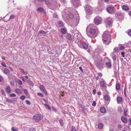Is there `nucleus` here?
I'll list each match as a JSON object with an SVG mask.
<instances>
[{
    "instance_id": "nucleus-1",
    "label": "nucleus",
    "mask_w": 131,
    "mask_h": 131,
    "mask_svg": "<svg viewBox=\"0 0 131 131\" xmlns=\"http://www.w3.org/2000/svg\"><path fill=\"white\" fill-rule=\"evenodd\" d=\"M102 37L103 42L106 45H108L111 42V36L108 31L103 33Z\"/></svg>"
},
{
    "instance_id": "nucleus-2",
    "label": "nucleus",
    "mask_w": 131,
    "mask_h": 131,
    "mask_svg": "<svg viewBox=\"0 0 131 131\" xmlns=\"http://www.w3.org/2000/svg\"><path fill=\"white\" fill-rule=\"evenodd\" d=\"M94 25L93 24H91L89 25L88 27L86 28V30L88 28H90L89 31V33L92 35H94L96 32L95 29L94 28Z\"/></svg>"
},
{
    "instance_id": "nucleus-3",
    "label": "nucleus",
    "mask_w": 131,
    "mask_h": 131,
    "mask_svg": "<svg viewBox=\"0 0 131 131\" xmlns=\"http://www.w3.org/2000/svg\"><path fill=\"white\" fill-rule=\"evenodd\" d=\"M43 116L39 114H37L35 115L33 117V119L36 122H38L42 119Z\"/></svg>"
},
{
    "instance_id": "nucleus-4",
    "label": "nucleus",
    "mask_w": 131,
    "mask_h": 131,
    "mask_svg": "<svg viewBox=\"0 0 131 131\" xmlns=\"http://www.w3.org/2000/svg\"><path fill=\"white\" fill-rule=\"evenodd\" d=\"M113 20L110 17L108 18L105 20V22L106 24V27L108 26L109 27H111L112 25V23Z\"/></svg>"
},
{
    "instance_id": "nucleus-5",
    "label": "nucleus",
    "mask_w": 131,
    "mask_h": 131,
    "mask_svg": "<svg viewBox=\"0 0 131 131\" xmlns=\"http://www.w3.org/2000/svg\"><path fill=\"white\" fill-rule=\"evenodd\" d=\"M85 11L86 13L88 15H91L92 13V8L91 6L89 5L86 6L85 8Z\"/></svg>"
},
{
    "instance_id": "nucleus-6",
    "label": "nucleus",
    "mask_w": 131,
    "mask_h": 131,
    "mask_svg": "<svg viewBox=\"0 0 131 131\" xmlns=\"http://www.w3.org/2000/svg\"><path fill=\"white\" fill-rule=\"evenodd\" d=\"M62 15L63 17L66 18L67 19H68V17L71 18L73 17V16L72 14L69 12H68V13L67 14L65 12H63Z\"/></svg>"
},
{
    "instance_id": "nucleus-7",
    "label": "nucleus",
    "mask_w": 131,
    "mask_h": 131,
    "mask_svg": "<svg viewBox=\"0 0 131 131\" xmlns=\"http://www.w3.org/2000/svg\"><path fill=\"white\" fill-rule=\"evenodd\" d=\"M102 21V19L100 17H96L94 19V22L97 25L100 24Z\"/></svg>"
},
{
    "instance_id": "nucleus-8",
    "label": "nucleus",
    "mask_w": 131,
    "mask_h": 131,
    "mask_svg": "<svg viewBox=\"0 0 131 131\" xmlns=\"http://www.w3.org/2000/svg\"><path fill=\"white\" fill-rule=\"evenodd\" d=\"M107 11L110 14H113L115 12V8L113 6H110L106 9Z\"/></svg>"
},
{
    "instance_id": "nucleus-9",
    "label": "nucleus",
    "mask_w": 131,
    "mask_h": 131,
    "mask_svg": "<svg viewBox=\"0 0 131 131\" xmlns=\"http://www.w3.org/2000/svg\"><path fill=\"white\" fill-rule=\"evenodd\" d=\"M39 88L40 90L42 92L44 93L46 95H47L48 94V93L44 87L43 85H40L39 86Z\"/></svg>"
},
{
    "instance_id": "nucleus-10",
    "label": "nucleus",
    "mask_w": 131,
    "mask_h": 131,
    "mask_svg": "<svg viewBox=\"0 0 131 131\" xmlns=\"http://www.w3.org/2000/svg\"><path fill=\"white\" fill-rule=\"evenodd\" d=\"M96 65L97 67L100 69H102L103 68V64L100 62H97Z\"/></svg>"
},
{
    "instance_id": "nucleus-11",
    "label": "nucleus",
    "mask_w": 131,
    "mask_h": 131,
    "mask_svg": "<svg viewBox=\"0 0 131 131\" xmlns=\"http://www.w3.org/2000/svg\"><path fill=\"white\" fill-rule=\"evenodd\" d=\"M71 2L74 5L75 7L78 5V4L80 2L79 0H71Z\"/></svg>"
},
{
    "instance_id": "nucleus-12",
    "label": "nucleus",
    "mask_w": 131,
    "mask_h": 131,
    "mask_svg": "<svg viewBox=\"0 0 131 131\" xmlns=\"http://www.w3.org/2000/svg\"><path fill=\"white\" fill-rule=\"evenodd\" d=\"M104 98L106 101H110V96L107 95H105L104 97Z\"/></svg>"
},
{
    "instance_id": "nucleus-13",
    "label": "nucleus",
    "mask_w": 131,
    "mask_h": 131,
    "mask_svg": "<svg viewBox=\"0 0 131 131\" xmlns=\"http://www.w3.org/2000/svg\"><path fill=\"white\" fill-rule=\"evenodd\" d=\"M3 72L4 74L7 75L9 73L10 71L8 69L5 68L4 69Z\"/></svg>"
},
{
    "instance_id": "nucleus-14",
    "label": "nucleus",
    "mask_w": 131,
    "mask_h": 131,
    "mask_svg": "<svg viewBox=\"0 0 131 131\" xmlns=\"http://www.w3.org/2000/svg\"><path fill=\"white\" fill-rule=\"evenodd\" d=\"M79 46H82L83 47V48L84 49H87L88 48V46L87 44L85 43H83L82 45H79Z\"/></svg>"
},
{
    "instance_id": "nucleus-15",
    "label": "nucleus",
    "mask_w": 131,
    "mask_h": 131,
    "mask_svg": "<svg viewBox=\"0 0 131 131\" xmlns=\"http://www.w3.org/2000/svg\"><path fill=\"white\" fill-rule=\"evenodd\" d=\"M121 119L123 122L124 123H126L127 122V120L126 118L124 117H121Z\"/></svg>"
},
{
    "instance_id": "nucleus-16",
    "label": "nucleus",
    "mask_w": 131,
    "mask_h": 131,
    "mask_svg": "<svg viewBox=\"0 0 131 131\" xmlns=\"http://www.w3.org/2000/svg\"><path fill=\"white\" fill-rule=\"evenodd\" d=\"M61 32L63 34H66L67 32L66 29L65 28H62L61 29Z\"/></svg>"
},
{
    "instance_id": "nucleus-17",
    "label": "nucleus",
    "mask_w": 131,
    "mask_h": 131,
    "mask_svg": "<svg viewBox=\"0 0 131 131\" xmlns=\"http://www.w3.org/2000/svg\"><path fill=\"white\" fill-rule=\"evenodd\" d=\"M15 92L17 94H20L22 92V90L19 88L16 89L15 90Z\"/></svg>"
},
{
    "instance_id": "nucleus-18",
    "label": "nucleus",
    "mask_w": 131,
    "mask_h": 131,
    "mask_svg": "<svg viewBox=\"0 0 131 131\" xmlns=\"http://www.w3.org/2000/svg\"><path fill=\"white\" fill-rule=\"evenodd\" d=\"M100 85L102 88H104L105 86V83L104 81H101L100 83Z\"/></svg>"
},
{
    "instance_id": "nucleus-19",
    "label": "nucleus",
    "mask_w": 131,
    "mask_h": 131,
    "mask_svg": "<svg viewBox=\"0 0 131 131\" xmlns=\"http://www.w3.org/2000/svg\"><path fill=\"white\" fill-rule=\"evenodd\" d=\"M116 89L117 91L119 90H120V85L119 83H116Z\"/></svg>"
},
{
    "instance_id": "nucleus-20",
    "label": "nucleus",
    "mask_w": 131,
    "mask_h": 131,
    "mask_svg": "<svg viewBox=\"0 0 131 131\" xmlns=\"http://www.w3.org/2000/svg\"><path fill=\"white\" fill-rule=\"evenodd\" d=\"M46 4L47 5H50L51 4L52 0H45Z\"/></svg>"
},
{
    "instance_id": "nucleus-21",
    "label": "nucleus",
    "mask_w": 131,
    "mask_h": 131,
    "mask_svg": "<svg viewBox=\"0 0 131 131\" xmlns=\"http://www.w3.org/2000/svg\"><path fill=\"white\" fill-rule=\"evenodd\" d=\"M122 8L125 10H128L129 9L128 7L125 5H123Z\"/></svg>"
},
{
    "instance_id": "nucleus-22",
    "label": "nucleus",
    "mask_w": 131,
    "mask_h": 131,
    "mask_svg": "<svg viewBox=\"0 0 131 131\" xmlns=\"http://www.w3.org/2000/svg\"><path fill=\"white\" fill-rule=\"evenodd\" d=\"M100 110L101 112L103 113H105L106 111V109L103 107H101L100 109Z\"/></svg>"
},
{
    "instance_id": "nucleus-23",
    "label": "nucleus",
    "mask_w": 131,
    "mask_h": 131,
    "mask_svg": "<svg viewBox=\"0 0 131 131\" xmlns=\"http://www.w3.org/2000/svg\"><path fill=\"white\" fill-rule=\"evenodd\" d=\"M103 126V124L102 123H99L98 125V128L99 129H101Z\"/></svg>"
},
{
    "instance_id": "nucleus-24",
    "label": "nucleus",
    "mask_w": 131,
    "mask_h": 131,
    "mask_svg": "<svg viewBox=\"0 0 131 131\" xmlns=\"http://www.w3.org/2000/svg\"><path fill=\"white\" fill-rule=\"evenodd\" d=\"M37 11L40 13H42L44 11V9L41 7H39L38 8Z\"/></svg>"
},
{
    "instance_id": "nucleus-25",
    "label": "nucleus",
    "mask_w": 131,
    "mask_h": 131,
    "mask_svg": "<svg viewBox=\"0 0 131 131\" xmlns=\"http://www.w3.org/2000/svg\"><path fill=\"white\" fill-rule=\"evenodd\" d=\"M6 91L7 92L9 93L11 92L9 86H8L6 89Z\"/></svg>"
},
{
    "instance_id": "nucleus-26",
    "label": "nucleus",
    "mask_w": 131,
    "mask_h": 131,
    "mask_svg": "<svg viewBox=\"0 0 131 131\" xmlns=\"http://www.w3.org/2000/svg\"><path fill=\"white\" fill-rule=\"evenodd\" d=\"M51 4L53 6H56L57 4V3L56 0H52Z\"/></svg>"
},
{
    "instance_id": "nucleus-27",
    "label": "nucleus",
    "mask_w": 131,
    "mask_h": 131,
    "mask_svg": "<svg viewBox=\"0 0 131 131\" xmlns=\"http://www.w3.org/2000/svg\"><path fill=\"white\" fill-rule=\"evenodd\" d=\"M67 38L69 40H71V36L70 34H67Z\"/></svg>"
},
{
    "instance_id": "nucleus-28",
    "label": "nucleus",
    "mask_w": 131,
    "mask_h": 131,
    "mask_svg": "<svg viewBox=\"0 0 131 131\" xmlns=\"http://www.w3.org/2000/svg\"><path fill=\"white\" fill-rule=\"evenodd\" d=\"M15 17V16L14 15H12L10 16L8 20H3L5 22H7L10 19L14 18Z\"/></svg>"
},
{
    "instance_id": "nucleus-29",
    "label": "nucleus",
    "mask_w": 131,
    "mask_h": 131,
    "mask_svg": "<svg viewBox=\"0 0 131 131\" xmlns=\"http://www.w3.org/2000/svg\"><path fill=\"white\" fill-rule=\"evenodd\" d=\"M117 101L118 102H121L122 101L123 99L121 97H118L117 98Z\"/></svg>"
},
{
    "instance_id": "nucleus-30",
    "label": "nucleus",
    "mask_w": 131,
    "mask_h": 131,
    "mask_svg": "<svg viewBox=\"0 0 131 131\" xmlns=\"http://www.w3.org/2000/svg\"><path fill=\"white\" fill-rule=\"evenodd\" d=\"M78 105H79V106H80L84 110H86L85 109V107H84L81 103V102H79L78 103Z\"/></svg>"
},
{
    "instance_id": "nucleus-31",
    "label": "nucleus",
    "mask_w": 131,
    "mask_h": 131,
    "mask_svg": "<svg viewBox=\"0 0 131 131\" xmlns=\"http://www.w3.org/2000/svg\"><path fill=\"white\" fill-rule=\"evenodd\" d=\"M28 84L31 86H33L34 85V84L30 80H28Z\"/></svg>"
},
{
    "instance_id": "nucleus-32",
    "label": "nucleus",
    "mask_w": 131,
    "mask_h": 131,
    "mask_svg": "<svg viewBox=\"0 0 131 131\" xmlns=\"http://www.w3.org/2000/svg\"><path fill=\"white\" fill-rule=\"evenodd\" d=\"M23 91L25 94L27 95H29V93L27 89H24L23 90Z\"/></svg>"
},
{
    "instance_id": "nucleus-33",
    "label": "nucleus",
    "mask_w": 131,
    "mask_h": 131,
    "mask_svg": "<svg viewBox=\"0 0 131 131\" xmlns=\"http://www.w3.org/2000/svg\"><path fill=\"white\" fill-rule=\"evenodd\" d=\"M46 33V32L45 31H44L42 30L39 31L38 34H45Z\"/></svg>"
},
{
    "instance_id": "nucleus-34",
    "label": "nucleus",
    "mask_w": 131,
    "mask_h": 131,
    "mask_svg": "<svg viewBox=\"0 0 131 131\" xmlns=\"http://www.w3.org/2000/svg\"><path fill=\"white\" fill-rule=\"evenodd\" d=\"M58 24L59 26L61 27H62L63 26V23L61 21H59L58 22Z\"/></svg>"
},
{
    "instance_id": "nucleus-35",
    "label": "nucleus",
    "mask_w": 131,
    "mask_h": 131,
    "mask_svg": "<svg viewBox=\"0 0 131 131\" xmlns=\"http://www.w3.org/2000/svg\"><path fill=\"white\" fill-rule=\"evenodd\" d=\"M114 51L115 52L117 53H118L119 52L118 48L116 47H115L114 48Z\"/></svg>"
},
{
    "instance_id": "nucleus-36",
    "label": "nucleus",
    "mask_w": 131,
    "mask_h": 131,
    "mask_svg": "<svg viewBox=\"0 0 131 131\" xmlns=\"http://www.w3.org/2000/svg\"><path fill=\"white\" fill-rule=\"evenodd\" d=\"M127 112V110L126 109L125 110H124V115H125V116L126 117L127 115V114H126Z\"/></svg>"
},
{
    "instance_id": "nucleus-37",
    "label": "nucleus",
    "mask_w": 131,
    "mask_h": 131,
    "mask_svg": "<svg viewBox=\"0 0 131 131\" xmlns=\"http://www.w3.org/2000/svg\"><path fill=\"white\" fill-rule=\"evenodd\" d=\"M127 34L130 36H131V29H130L128 30Z\"/></svg>"
},
{
    "instance_id": "nucleus-38",
    "label": "nucleus",
    "mask_w": 131,
    "mask_h": 131,
    "mask_svg": "<svg viewBox=\"0 0 131 131\" xmlns=\"http://www.w3.org/2000/svg\"><path fill=\"white\" fill-rule=\"evenodd\" d=\"M120 45H119V47L120 49L121 50H123L125 49V47L123 46H120Z\"/></svg>"
},
{
    "instance_id": "nucleus-39",
    "label": "nucleus",
    "mask_w": 131,
    "mask_h": 131,
    "mask_svg": "<svg viewBox=\"0 0 131 131\" xmlns=\"http://www.w3.org/2000/svg\"><path fill=\"white\" fill-rule=\"evenodd\" d=\"M59 123L61 126H62L63 125V122L62 119H60L59 120Z\"/></svg>"
},
{
    "instance_id": "nucleus-40",
    "label": "nucleus",
    "mask_w": 131,
    "mask_h": 131,
    "mask_svg": "<svg viewBox=\"0 0 131 131\" xmlns=\"http://www.w3.org/2000/svg\"><path fill=\"white\" fill-rule=\"evenodd\" d=\"M25 98V96L24 95H23L20 97V99L22 100H23Z\"/></svg>"
},
{
    "instance_id": "nucleus-41",
    "label": "nucleus",
    "mask_w": 131,
    "mask_h": 131,
    "mask_svg": "<svg viewBox=\"0 0 131 131\" xmlns=\"http://www.w3.org/2000/svg\"><path fill=\"white\" fill-rule=\"evenodd\" d=\"M18 84L19 85H21L23 84L22 82L19 79L18 80Z\"/></svg>"
},
{
    "instance_id": "nucleus-42",
    "label": "nucleus",
    "mask_w": 131,
    "mask_h": 131,
    "mask_svg": "<svg viewBox=\"0 0 131 131\" xmlns=\"http://www.w3.org/2000/svg\"><path fill=\"white\" fill-rule=\"evenodd\" d=\"M37 95L41 97H43V95L40 93H38L37 94Z\"/></svg>"
},
{
    "instance_id": "nucleus-43",
    "label": "nucleus",
    "mask_w": 131,
    "mask_h": 131,
    "mask_svg": "<svg viewBox=\"0 0 131 131\" xmlns=\"http://www.w3.org/2000/svg\"><path fill=\"white\" fill-rule=\"evenodd\" d=\"M16 96V95L14 93L10 94L9 95V96L10 97H15Z\"/></svg>"
},
{
    "instance_id": "nucleus-44",
    "label": "nucleus",
    "mask_w": 131,
    "mask_h": 131,
    "mask_svg": "<svg viewBox=\"0 0 131 131\" xmlns=\"http://www.w3.org/2000/svg\"><path fill=\"white\" fill-rule=\"evenodd\" d=\"M106 64L109 67H111V64L110 62H106Z\"/></svg>"
},
{
    "instance_id": "nucleus-45",
    "label": "nucleus",
    "mask_w": 131,
    "mask_h": 131,
    "mask_svg": "<svg viewBox=\"0 0 131 131\" xmlns=\"http://www.w3.org/2000/svg\"><path fill=\"white\" fill-rule=\"evenodd\" d=\"M1 64L2 66L4 67H6V65L5 63L4 62H2L1 63Z\"/></svg>"
},
{
    "instance_id": "nucleus-46",
    "label": "nucleus",
    "mask_w": 131,
    "mask_h": 131,
    "mask_svg": "<svg viewBox=\"0 0 131 131\" xmlns=\"http://www.w3.org/2000/svg\"><path fill=\"white\" fill-rule=\"evenodd\" d=\"M6 100L8 103H12V100L10 99H6Z\"/></svg>"
},
{
    "instance_id": "nucleus-47",
    "label": "nucleus",
    "mask_w": 131,
    "mask_h": 131,
    "mask_svg": "<svg viewBox=\"0 0 131 131\" xmlns=\"http://www.w3.org/2000/svg\"><path fill=\"white\" fill-rule=\"evenodd\" d=\"M118 110L119 112H121L122 111V109L121 107H119L118 108Z\"/></svg>"
},
{
    "instance_id": "nucleus-48",
    "label": "nucleus",
    "mask_w": 131,
    "mask_h": 131,
    "mask_svg": "<svg viewBox=\"0 0 131 131\" xmlns=\"http://www.w3.org/2000/svg\"><path fill=\"white\" fill-rule=\"evenodd\" d=\"M112 58L113 60L115 61L116 59V56L115 55L113 56L112 57Z\"/></svg>"
},
{
    "instance_id": "nucleus-49",
    "label": "nucleus",
    "mask_w": 131,
    "mask_h": 131,
    "mask_svg": "<svg viewBox=\"0 0 131 131\" xmlns=\"http://www.w3.org/2000/svg\"><path fill=\"white\" fill-rule=\"evenodd\" d=\"M44 105L45 107L46 108H48L49 109H50V108L49 107L48 105L46 104H44Z\"/></svg>"
},
{
    "instance_id": "nucleus-50",
    "label": "nucleus",
    "mask_w": 131,
    "mask_h": 131,
    "mask_svg": "<svg viewBox=\"0 0 131 131\" xmlns=\"http://www.w3.org/2000/svg\"><path fill=\"white\" fill-rule=\"evenodd\" d=\"M26 104L28 105H30L31 104L30 102L28 100H26Z\"/></svg>"
},
{
    "instance_id": "nucleus-51",
    "label": "nucleus",
    "mask_w": 131,
    "mask_h": 131,
    "mask_svg": "<svg viewBox=\"0 0 131 131\" xmlns=\"http://www.w3.org/2000/svg\"><path fill=\"white\" fill-rule=\"evenodd\" d=\"M98 75L100 77H101L102 76V73L99 72L97 73Z\"/></svg>"
},
{
    "instance_id": "nucleus-52",
    "label": "nucleus",
    "mask_w": 131,
    "mask_h": 131,
    "mask_svg": "<svg viewBox=\"0 0 131 131\" xmlns=\"http://www.w3.org/2000/svg\"><path fill=\"white\" fill-rule=\"evenodd\" d=\"M96 105V103L95 101H94L92 104V105L93 106H95Z\"/></svg>"
},
{
    "instance_id": "nucleus-53",
    "label": "nucleus",
    "mask_w": 131,
    "mask_h": 131,
    "mask_svg": "<svg viewBox=\"0 0 131 131\" xmlns=\"http://www.w3.org/2000/svg\"><path fill=\"white\" fill-rule=\"evenodd\" d=\"M71 131H75V129L74 127H72Z\"/></svg>"
},
{
    "instance_id": "nucleus-54",
    "label": "nucleus",
    "mask_w": 131,
    "mask_h": 131,
    "mask_svg": "<svg viewBox=\"0 0 131 131\" xmlns=\"http://www.w3.org/2000/svg\"><path fill=\"white\" fill-rule=\"evenodd\" d=\"M35 129L33 128H31L30 129V131H35Z\"/></svg>"
},
{
    "instance_id": "nucleus-55",
    "label": "nucleus",
    "mask_w": 131,
    "mask_h": 131,
    "mask_svg": "<svg viewBox=\"0 0 131 131\" xmlns=\"http://www.w3.org/2000/svg\"><path fill=\"white\" fill-rule=\"evenodd\" d=\"M20 72L23 73H24L25 74H26L25 73L24 70L23 69H20Z\"/></svg>"
},
{
    "instance_id": "nucleus-56",
    "label": "nucleus",
    "mask_w": 131,
    "mask_h": 131,
    "mask_svg": "<svg viewBox=\"0 0 131 131\" xmlns=\"http://www.w3.org/2000/svg\"><path fill=\"white\" fill-rule=\"evenodd\" d=\"M11 130L12 131H17V130H16L15 129V128L14 127H12V128H11Z\"/></svg>"
},
{
    "instance_id": "nucleus-57",
    "label": "nucleus",
    "mask_w": 131,
    "mask_h": 131,
    "mask_svg": "<svg viewBox=\"0 0 131 131\" xmlns=\"http://www.w3.org/2000/svg\"><path fill=\"white\" fill-rule=\"evenodd\" d=\"M118 128L120 129L122 128L123 126L121 125H119L118 126Z\"/></svg>"
},
{
    "instance_id": "nucleus-58",
    "label": "nucleus",
    "mask_w": 131,
    "mask_h": 131,
    "mask_svg": "<svg viewBox=\"0 0 131 131\" xmlns=\"http://www.w3.org/2000/svg\"><path fill=\"white\" fill-rule=\"evenodd\" d=\"M121 54L122 55L123 57H125V53L124 52H121Z\"/></svg>"
},
{
    "instance_id": "nucleus-59",
    "label": "nucleus",
    "mask_w": 131,
    "mask_h": 131,
    "mask_svg": "<svg viewBox=\"0 0 131 131\" xmlns=\"http://www.w3.org/2000/svg\"><path fill=\"white\" fill-rule=\"evenodd\" d=\"M3 77L0 75V82H1V81L3 80Z\"/></svg>"
},
{
    "instance_id": "nucleus-60",
    "label": "nucleus",
    "mask_w": 131,
    "mask_h": 131,
    "mask_svg": "<svg viewBox=\"0 0 131 131\" xmlns=\"http://www.w3.org/2000/svg\"><path fill=\"white\" fill-rule=\"evenodd\" d=\"M53 17L54 18H56L57 17V15L56 14H54L53 15Z\"/></svg>"
},
{
    "instance_id": "nucleus-61",
    "label": "nucleus",
    "mask_w": 131,
    "mask_h": 131,
    "mask_svg": "<svg viewBox=\"0 0 131 131\" xmlns=\"http://www.w3.org/2000/svg\"><path fill=\"white\" fill-rule=\"evenodd\" d=\"M79 69H80V70L81 71V72H83V71L82 70V68L80 66V67H79Z\"/></svg>"
},
{
    "instance_id": "nucleus-62",
    "label": "nucleus",
    "mask_w": 131,
    "mask_h": 131,
    "mask_svg": "<svg viewBox=\"0 0 131 131\" xmlns=\"http://www.w3.org/2000/svg\"><path fill=\"white\" fill-rule=\"evenodd\" d=\"M104 2L106 3L109 2V0H104Z\"/></svg>"
},
{
    "instance_id": "nucleus-63",
    "label": "nucleus",
    "mask_w": 131,
    "mask_h": 131,
    "mask_svg": "<svg viewBox=\"0 0 131 131\" xmlns=\"http://www.w3.org/2000/svg\"><path fill=\"white\" fill-rule=\"evenodd\" d=\"M128 14L130 16H131V10L129 11V12Z\"/></svg>"
},
{
    "instance_id": "nucleus-64",
    "label": "nucleus",
    "mask_w": 131,
    "mask_h": 131,
    "mask_svg": "<svg viewBox=\"0 0 131 131\" xmlns=\"http://www.w3.org/2000/svg\"><path fill=\"white\" fill-rule=\"evenodd\" d=\"M1 92L3 94H4L5 93L4 91L3 90H1Z\"/></svg>"
}]
</instances>
